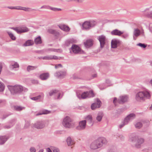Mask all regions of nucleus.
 <instances>
[{"label":"nucleus","mask_w":152,"mask_h":152,"mask_svg":"<svg viewBox=\"0 0 152 152\" xmlns=\"http://www.w3.org/2000/svg\"><path fill=\"white\" fill-rule=\"evenodd\" d=\"M129 141L131 142L132 146L137 148H140L141 144L144 142V139L142 138H139L137 136L133 135L130 137Z\"/></svg>","instance_id":"nucleus-1"},{"label":"nucleus","mask_w":152,"mask_h":152,"mask_svg":"<svg viewBox=\"0 0 152 152\" xmlns=\"http://www.w3.org/2000/svg\"><path fill=\"white\" fill-rule=\"evenodd\" d=\"M107 141L104 137H100L94 141L91 144L90 148L92 149H96L101 147L103 144L107 143Z\"/></svg>","instance_id":"nucleus-2"},{"label":"nucleus","mask_w":152,"mask_h":152,"mask_svg":"<svg viewBox=\"0 0 152 152\" xmlns=\"http://www.w3.org/2000/svg\"><path fill=\"white\" fill-rule=\"evenodd\" d=\"M13 29L17 32L18 33L20 34L23 32H25L29 31L28 28L25 27H17L11 28L8 30L7 33L10 38L13 40L15 39V37L12 33L11 30Z\"/></svg>","instance_id":"nucleus-3"},{"label":"nucleus","mask_w":152,"mask_h":152,"mask_svg":"<svg viewBox=\"0 0 152 152\" xmlns=\"http://www.w3.org/2000/svg\"><path fill=\"white\" fill-rule=\"evenodd\" d=\"M150 96V94L148 91H139L136 94L135 99L137 101L140 102L141 100H144L145 97L149 99Z\"/></svg>","instance_id":"nucleus-4"},{"label":"nucleus","mask_w":152,"mask_h":152,"mask_svg":"<svg viewBox=\"0 0 152 152\" xmlns=\"http://www.w3.org/2000/svg\"><path fill=\"white\" fill-rule=\"evenodd\" d=\"M96 22L94 20L86 21L83 23L82 29L83 30H88L94 27Z\"/></svg>","instance_id":"nucleus-5"},{"label":"nucleus","mask_w":152,"mask_h":152,"mask_svg":"<svg viewBox=\"0 0 152 152\" xmlns=\"http://www.w3.org/2000/svg\"><path fill=\"white\" fill-rule=\"evenodd\" d=\"M70 52L75 54H85L84 51L81 49L77 45L73 44L71 47L69 49Z\"/></svg>","instance_id":"nucleus-6"},{"label":"nucleus","mask_w":152,"mask_h":152,"mask_svg":"<svg viewBox=\"0 0 152 152\" xmlns=\"http://www.w3.org/2000/svg\"><path fill=\"white\" fill-rule=\"evenodd\" d=\"M135 117V115L133 113H131L128 115L124 119V121L119 125V127L120 129L122 128L125 125L128 124L129 121L131 120L134 118Z\"/></svg>","instance_id":"nucleus-7"},{"label":"nucleus","mask_w":152,"mask_h":152,"mask_svg":"<svg viewBox=\"0 0 152 152\" xmlns=\"http://www.w3.org/2000/svg\"><path fill=\"white\" fill-rule=\"evenodd\" d=\"M95 94L93 91L91 90L88 91H84L81 94V99H85L87 98H91L94 97Z\"/></svg>","instance_id":"nucleus-8"},{"label":"nucleus","mask_w":152,"mask_h":152,"mask_svg":"<svg viewBox=\"0 0 152 152\" xmlns=\"http://www.w3.org/2000/svg\"><path fill=\"white\" fill-rule=\"evenodd\" d=\"M9 89L12 93H20L23 90V87L19 85L10 86L9 87Z\"/></svg>","instance_id":"nucleus-9"},{"label":"nucleus","mask_w":152,"mask_h":152,"mask_svg":"<svg viewBox=\"0 0 152 152\" xmlns=\"http://www.w3.org/2000/svg\"><path fill=\"white\" fill-rule=\"evenodd\" d=\"M86 120H83L80 121L79 125L76 127V129L78 130H82L84 129L86 126Z\"/></svg>","instance_id":"nucleus-10"},{"label":"nucleus","mask_w":152,"mask_h":152,"mask_svg":"<svg viewBox=\"0 0 152 152\" xmlns=\"http://www.w3.org/2000/svg\"><path fill=\"white\" fill-rule=\"evenodd\" d=\"M75 124V122L72 118L67 116V128H73Z\"/></svg>","instance_id":"nucleus-11"},{"label":"nucleus","mask_w":152,"mask_h":152,"mask_svg":"<svg viewBox=\"0 0 152 152\" xmlns=\"http://www.w3.org/2000/svg\"><path fill=\"white\" fill-rule=\"evenodd\" d=\"M75 143V142L73 139H72L70 137H68L67 138V149H72L74 146Z\"/></svg>","instance_id":"nucleus-12"},{"label":"nucleus","mask_w":152,"mask_h":152,"mask_svg":"<svg viewBox=\"0 0 152 152\" xmlns=\"http://www.w3.org/2000/svg\"><path fill=\"white\" fill-rule=\"evenodd\" d=\"M97 39L99 41L100 43V47L103 48L106 43V37L103 35L98 36Z\"/></svg>","instance_id":"nucleus-13"},{"label":"nucleus","mask_w":152,"mask_h":152,"mask_svg":"<svg viewBox=\"0 0 152 152\" xmlns=\"http://www.w3.org/2000/svg\"><path fill=\"white\" fill-rule=\"evenodd\" d=\"M121 41L116 39H113L111 42V47L113 48H115L118 46L120 45Z\"/></svg>","instance_id":"nucleus-14"},{"label":"nucleus","mask_w":152,"mask_h":152,"mask_svg":"<svg viewBox=\"0 0 152 152\" xmlns=\"http://www.w3.org/2000/svg\"><path fill=\"white\" fill-rule=\"evenodd\" d=\"M129 98V96L127 95L121 96L118 99V102L120 104H123L127 102Z\"/></svg>","instance_id":"nucleus-15"},{"label":"nucleus","mask_w":152,"mask_h":152,"mask_svg":"<svg viewBox=\"0 0 152 152\" xmlns=\"http://www.w3.org/2000/svg\"><path fill=\"white\" fill-rule=\"evenodd\" d=\"M96 103H93L91 106V108L92 110H94L96 108H99L101 106L102 102L101 101L98 99H96Z\"/></svg>","instance_id":"nucleus-16"},{"label":"nucleus","mask_w":152,"mask_h":152,"mask_svg":"<svg viewBox=\"0 0 152 152\" xmlns=\"http://www.w3.org/2000/svg\"><path fill=\"white\" fill-rule=\"evenodd\" d=\"M94 40L92 39H88L86 42H84V45L86 48H88L93 45Z\"/></svg>","instance_id":"nucleus-17"},{"label":"nucleus","mask_w":152,"mask_h":152,"mask_svg":"<svg viewBox=\"0 0 152 152\" xmlns=\"http://www.w3.org/2000/svg\"><path fill=\"white\" fill-rule=\"evenodd\" d=\"M8 8L10 9H17L23 10L26 11H30L31 10L30 8H26L25 7H23L20 6L18 7H8Z\"/></svg>","instance_id":"nucleus-18"},{"label":"nucleus","mask_w":152,"mask_h":152,"mask_svg":"<svg viewBox=\"0 0 152 152\" xmlns=\"http://www.w3.org/2000/svg\"><path fill=\"white\" fill-rule=\"evenodd\" d=\"M124 33V32L121 31L117 29H114L111 32V34L112 35L121 36Z\"/></svg>","instance_id":"nucleus-19"},{"label":"nucleus","mask_w":152,"mask_h":152,"mask_svg":"<svg viewBox=\"0 0 152 152\" xmlns=\"http://www.w3.org/2000/svg\"><path fill=\"white\" fill-rule=\"evenodd\" d=\"M86 119V122H88V124L90 125L91 126H92L94 124V123L92 122V117L91 115H87L86 117L85 118Z\"/></svg>","instance_id":"nucleus-20"},{"label":"nucleus","mask_w":152,"mask_h":152,"mask_svg":"<svg viewBox=\"0 0 152 152\" xmlns=\"http://www.w3.org/2000/svg\"><path fill=\"white\" fill-rule=\"evenodd\" d=\"M42 58L45 60H57L59 59V57L55 56H48L43 57Z\"/></svg>","instance_id":"nucleus-21"},{"label":"nucleus","mask_w":152,"mask_h":152,"mask_svg":"<svg viewBox=\"0 0 152 152\" xmlns=\"http://www.w3.org/2000/svg\"><path fill=\"white\" fill-rule=\"evenodd\" d=\"M55 76L60 78L66 76V72L62 71L58 72L55 74Z\"/></svg>","instance_id":"nucleus-22"},{"label":"nucleus","mask_w":152,"mask_h":152,"mask_svg":"<svg viewBox=\"0 0 152 152\" xmlns=\"http://www.w3.org/2000/svg\"><path fill=\"white\" fill-rule=\"evenodd\" d=\"M61 94V93L59 91L55 90L51 91L49 93V95L50 96L54 94H56L58 95V99H59V96Z\"/></svg>","instance_id":"nucleus-23"},{"label":"nucleus","mask_w":152,"mask_h":152,"mask_svg":"<svg viewBox=\"0 0 152 152\" xmlns=\"http://www.w3.org/2000/svg\"><path fill=\"white\" fill-rule=\"evenodd\" d=\"M34 126L37 129H41L44 127L45 125L43 123L39 122L34 124Z\"/></svg>","instance_id":"nucleus-24"},{"label":"nucleus","mask_w":152,"mask_h":152,"mask_svg":"<svg viewBox=\"0 0 152 152\" xmlns=\"http://www.w3.org/2000/svg\"><path fill=\"white\" fill-rule=\"evenodd\" d=\"M49 77L48 73H44L41 74L40 76V78L42 80H45Z\"/></svg>","instance_id":"nucleus-25"},{"label":"nucleus","mask_w":152,"mask_h":152,"mask_svg":"<svg viewBox=\"0 0 152 152\" xmlns=\"http://www.w3.org/2000/svg\"><path fill=\"white\" fill-rule=\"evenodd\" d=\"M34 42L31 40L27 41L23 44V46H29L32 45L34 44Z\"/></svg>","instance_id":"nucleus-26"},{"label":"nucleus","mask_w":152,"mask_h":152,"mask_svg":"<svg viewBox=\"0 0 152 152\" xmlns=\"http://www.w3.org/2000/svg\"><path fill=\"white\" fill-rule=\"evenodd\" d=\"M140 31L138 28H136L134 29V35L136 37H137L140 35Z\"/></svg>","instance_id":"nucleus-27"},{"label":"nucleus","mask_w":152,"mask_h":152,"mask_svg":"<svg viewBox=\"0 0 152 152\" xmlns=\"http://www.w3.org/2000/svg\"><path fill=\"white\" fill-rule=\"evenodd\" d=\"M7 139L5 136L0 137V144H4L7 140Z\"/></svg>","instance_id":"nucleus-28"},{"label":"nucleus","mask_w":152,"mask_h":152,"mask_svg":"<svg viewBox=\"0 0 152 152\" xmlns=\"http://www.w3.org/2000/svg\"><path fill=\"white\" fill-rule=\"evenodd\" d=\"M103 116L102 113H99L96 117V120L100 122L101 121Z\"/></svg>","instance_id":"nucleus-29"},{"label":"nucleus","mask_w":152,"mask_h":152,"mask_svg":"<svg viewBox=\"0 0 152 152\" xmlns=\"http://www.w3.org/2000/svg\"><path fill=\"white\" fill-rule=\"evenodd\" d=\"M19 66V65L17 63H14L10 65V68L11 69H13L15 68H18Z\"/></svg>","instance_id":"nucleus-30"},{"label":"nucleus","mask_w":152,"mask_h":152,"mask_svg":"<svg viewBox=\"0 0 152 152\" xmlns=\"http://www.w3.org/2000/svg\"><path fill=\"white\" fill-rule=\"evenodd\" d=\"M35 42L36 44H40L42 43V41L40 37H39L35 39Z\"/></svg>","instance_id":"nucleus-31"},{"label":"nucleus","mask_w":152,"mask_h":152,"mask_svg":"<svg viewBox=\"0 0 152 152\" xmlns=\"http://www.w3.org/2000/svg\"><path fill=\"white\" fill-rule=\"evenodd\" d=\"M142 126V124L140 122L137 123L135 125V127L138 129L141 128Z\"/></svg>","instance_id":"nucleus-32"},{"label":"nucleus","mask_w":152,"mask_h":152,"mask_svg":"<svg viewBox=\"0 0 152 152\" xmlns=\"http://www.w3.org/2000/svg\"><path fill=\"white\" fill-rule=\"evenodd\" d=\"M14 109L17 111H20L24 109V107L20 106H15L14 107Z\"/></svg>","instance_id":"nucleus-33"},{"label":"nucleus","mask_w":152,"mask_h":152,"mask_svg":"<svg viewBox=\"0 0 152 152\" xmlns=\"http://www.w3.org/2000/svg\"><path fill=\"white\" fill-rule=\"evenodd\" d=\"M137 45L144 48H145L147 46V45L146 44L141 43H138Z\"/></svg>","instance_id":"nucleus-34"},{"label":"nucleus","mask_w":152,"mask_h":152,"mask_svg":"<svg viewBox=\"0 0 152 152\" xmlns=\"http://www.w3.org/2000/svg\"><path fill=\"white\" fill-rule=\"evenodd\" d=\"M36 68V67L32 66H29L27 67V70L30 71L31 70H34Z\"/></svg>","instance_id":"nucleus-35"},{"label":"nucleus","mask_w":152,"mask_h":152,"mask_svg":"<svg viewBox=\"0 0 152 152\" xmlns=\"http://www.w3.org/2000/svg\"><path fill=\"white\" fill-rule=\"evenodd\" d=\"M50 113V112L48 110H43L42 112V113H39L36 115H40L42 114H48Z\"/></svg>","instance_id":"nucleus-36"},{"label":"nucleus","mask_w":152,"mask_h":152,"mask_svg":"<svg viewBox=\"0 0 152 152\" xmlns=\"http://www.w3.org/2000/svg\"><path fill=\"white\" fill-rule=\"evenodd\" d=\"M146 16L148 18H152V11L146 13Z\"/></svg>","instance_id":"nucleus-37"},{"label":"nucleus","mask_w":152,"mask_h":152,"mask_svg":"<svg viewBox=\"0 0 152 152\" xmlns=\"http://www.w3.org/2000/svg\"><path fill=\"white\" fill-rule=\"evenodd\" d=\"M59 28L63 30L66 31V26L65 25H61L59 26Z\"/></svg>","instance_id":"nucleus-38"},{"label":"nucleus","mask_w":152,"mask_h":152,"mask_svg":"<svg viewBox=\"0 0 152 152\" xmlns=\"http://www.w3.org/2000/svg\"><path fill=\"white\" fill-rule=\"evenodd\" d=\"M49 8L50 9L53 11H59L61 10V9L60 8H54V7H49Z\"/></svg>","instance_id":"nucleus-39"},{"label":"nucleus","mask_w":152,"mask_h":152,"mask_svg":"<svg viewBox=\"0 0 152 152\" xmlns=\"http://www.w3.org/2000/svg\"><path fill=\"white\" fill-rule=\"evenodd\" d=\"M4 85L0 82V91H3L4 89Z\"/></svg>","instance_id":"nucleus-40"},{"label":"nucleus","mask_w":152,"mask_h":152,"mask_svg":"<svg viewBox=\"0 0 152 152\" xmlns=\"http://www.w3.org/2000/svg\"><path fill=\"white\" fill-rule=\"evenodd\" d=\"M62 124L65 127H66V117L64 119Z\"/></svg>","instance_id":"nucleus-41"},{"label":"nucleus","mask_w":152,"mask_h":152,"mask_svg":"<svg viewBox=\"0 0 152 152\" xmlns=\"http://www.w3.org/2000/svg\"><path fill=\"white\" fill-rule=\"evenodd\" d=\"M41 97V96L40 95H39L37 96L32 98L31 99L33 100H37L40 99Z\"/></svg>","instance_id":"nucleus-42"},{"label":"nucleus","mask_w":152,"mask_h":152,"mask_svg":"<svg viewBox=\"0 0 152 152\" xmlns=\"http://www.w3.org/2000/svg\"><path fill=\"white\" fill-rule=\"evenodd\" d=\"M48 31L51 34H55V31L52 29H50L48 30Z\"/></svg>","instance_id":"nucleus-43"},{"label":"nucleus","mask_w":152,"mask_h":152,"mask_svg":"<svg viewBox=\"0 0 152 152\" xmlns=\"http://www.w3.org/2000/svg\"><path fill=\"white\" fill-rule=\"evenodd\" d=\"M53 152H60L59 149L56 148H53Z\"/></svg>","instance_id":"nucleus-44"},{"label":"nucleus","mask_w":152,"mask_h":152,"mask_svg":"<svg viewBox=\"0 0 152 152\" xmlns=\"http://www.w3.org/2000/svg\"><path fill=\"white\" fill-rule=\"evenodd\" d=\"M128 36V35L127 34H123V35L121 36V37L124 38H127Z\"/></svg>","instance_id":"nucleus-45"},{"label":"nucleus","mask_w":152,"mask_h":152,"mask_svg":"<svg viewBox=\"0 0 152 152\" xmlns=\"http://www.w3.org/2000/svg\"><path fill=\"white\" fill-rule=\"evenodd\" d=\"M74 42V40L73 39H68L67 40V43H73Z\"/></svg>","instance_id":"nucleus-46"},{"label":"nucleus","mask_w":152,"mask_h":152,"mask_svg":"<svg viewBox=\"0 0 152 152\" xmlns=\"http://www.w3.org/2000/svg\"><path fill=\"white\" fill-rule=\"evenodd\" d=\"M118 100L117 99V98L116 97H114L113 99V103L115 104H115L117 102H118Z\"/></svg>","instance_id":"nucleus-47"},{"label":"nucleus","mask_w":152,"mask_h":152,"mask_svg":"<svg viewBox=\"0 0 152 152\" xmlns=\"http://www.w3.org/2000/svg\"><path fill=\"white\" fill-rule=\"evenodd\" d=\"M62 66L61 64H58L55 65V68L56 69H57L58 67H61Z\"/></svg>","instance_id":"nucleus-48"},{"label":"nucleus","mask_w":152,"mask_h":152,"mask_svg":"<svg viewBox=\"0 0 152 152\" xmlns=\"http://www.w3.org/2000/svg\"><path fill=\"white\" fill-rule=\"evenodd\" d=\"M53 51L57 52H61V50L60 49H54Z\"/></svg>","instance_id":"nucleus-49"},{"label":"nucleus","mask_w":152,"mask_h":152,"mask_svg":"<svg viewBox=\"0 0 152 152\" xmlns=\"http://www.w3.org/2000/svg\"><path fill=\"white\" fill-rule=\"evenodd\" d=\"M30 151L31 152H35L36 151V149L34 148H30Z\"/></svg>","instance_id":"nucleus-50"},{"label":"nucleus","mask_w":152,"mask_h":152,"mask_svg":"<svg viewBox=\"0 0 152 152\" xmlns=\"http://www.w3.org/2000/svg\"><path fill=\"white\" fill-rule=\"evenodd\" d=\"M77 97L79 99H81V94H78L77 92Z\"/></svg>","instance_id":"nucleus-51"},{"label":"nucleus","mask_w":152,"mask_h":152,"mask_svg":"<svg viewBox=\"0 0 152 152\" xmlns=\"http://www.w3.org/2000/svg\"><path fill=\"white\" fill-rule=\"evenodd\" d=\"M70 28L67 25V32H69L70 31ZM68 34V33H67V34Z\"/></svg>","instance_id":"nucleus-52"},{"label":"nucleus","mask_w":152,"mask_h":152,"mask_svg":"<svg viewBox=\"0 0 152 152\" xmlns=\"http://www.w3.org/2000/svg\"><path fill=\"white\" fill-rule=\"evenodd\" d=\"M106 83L108 84H109L110 83V80L108 79V80H106Z\"/></svg>","instance_id":"nucleus-53"},{"label":"nucleus","mask_w":152,"mask_h":152,"mask_svg":"<svg viewBox=\"0 0 152 152\" xmlns=\"http://www.w3.org/2000/svg\"><path fill=\"white\" fill-rule=\"evenodd\" d=\"M46 150L47 152H52L51 150L49 148H47Z\"/></svg>","instance_id":"nucleus-54"},{"label":"nucleus","mask_w":152,"mask_h":152,"mask_svg":"<svg viewBox=\"0 0 152 152\" xmlns=\"http://www.w3.org/2000/svg\"><path fill=\"white\" fill-rule=\"evenodd\" d=\"M84 0H79V3L83 2Z\"/></svg>","instance_id":"nucleus-55"},{"label":"nucleus","mask_w":152,"mask_h":152,"mask_svg":"<svg viewBox=\"0 0 152 152\" xmlns=\"http://www.w3.org/2000/svg\"><path fill=\"white\" fill-rule=\"evenodd\" d=\"M97 75L96 74H95L94 75H93L92 76L93 77H96Z\"/></svg>","instance_id":"nucleus-56"},{"label":"nucleus","mask_w":152,"mask_h":152,"mask_svg":"<svg viewBox=\"0 0 152 152\" xmlns=\"http://www.w3.org/2000/svg\"><path fill=\"white\" fill-rule=\"evenodd\" d=\"M41 8H47V7L45 6H43L41 7Z\"/></svg>","instance_id":"nucleus-57"},{"label":"nucleus","mask_w":152,"mask_h":152,"mask_svg":"<svg viewBox=\"0 0 152 152\" xmlns=\"http://www.w3.org/2000/svg\"><path fill=\"white\" fill-rule=\"evenodd\" d=\"M109 152H114L113 150H109Z\"/></svg>","instance_id":"nucleus-58"},{"label":"nucleus","mask_w":152,"mask_h":152,"mask_svg":"<svg viewBox=\"0 0 152 152\" xmlns=\"http://www.w3.org/2000/svg\"><path fill=\"white\" fill-rule=\"evenodd\" d=\"M43 150L42 149L40 150L39 152H43Z\"/></svg>","instance_id":"nucleus-59"},{"label":"nucleus","mask_w":152,"mask_h":152,"mask_svg":"<svg viewBox=\"0 0 152 152\" xmlns=\"http://www.w3.org/2000/svg\"><path fill=\"white\" fill-rule=\"evenodd\" d=\"M150 83L152 85V79L150 80Z\"/></svg>","instance_id":"nucleus-60"},{"label":"nucleus","mask_w":152,"mask_h":152,"mask_svg":"<svg viewBox=\"0 0 152 152\" xmlns=\"http://www.w3.org/2000/svg\"><path fill=\"white\" fill-rule=\"evenodd\" d=\"M150 110H152V104H151V106L150 107Z\"/></svg>","instance_id":"nucleus-61"},{"label":"nucleus","mask_w":152,"mask_h":152,"mask_svg":"<svg viewBox=\"0 0 152 152\" xmlns=\"http://www.w3.org/2000/svg\"><path fill=\"white\" fill-rule=\"evenodd\" d=\"M149 10V8H147L145 10V11L146 10Z\"/></svg>","instance_id":"nucleus-62"},{"label":"nucleus","mask_w":152,"mask_h":152,"mask_svg":"<svg viewBox=\"0 0 152 152\" xmlns=\"http://www.w3.org/2000/svg\"><path fill=\"white\" fill-rule=\"evenodd\" d=\"M74 1H76L77 2L79 3V0H74Z\"/></svg>","instance_id":"nucleus-63"},{"label":"nucleus","mask_w":152,"mask_h":152,"mask_svg":"<svg viewBox=\"0 0 152 152\" xmlns=\"http://www.w3.org/2000/svg\"><path fill=\"white\" fill-rule=\"evenodd\" d=\"M35 81V82L34 83H38V82H37V81L36 80V81Z\"/></svg>","instance_id":"nucleus-64"}]
</instances>
